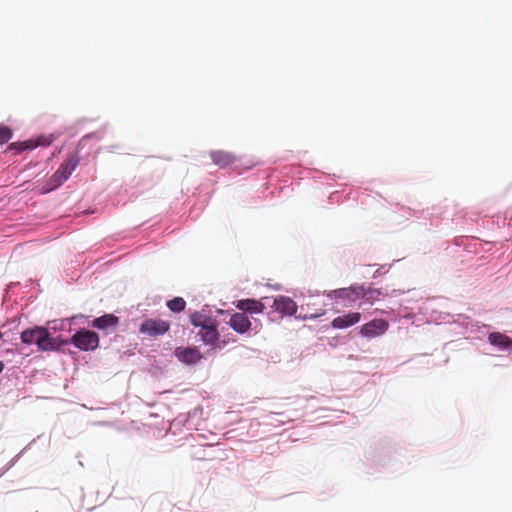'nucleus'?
Returning <instances> with one entry per match:
<instances>
[{"label": "nucleus", "mask_w": 512, "mask_h": 512, "mask_svg": "<svg viewBox=\"0 0 512 512\" xmlns=\"http://www.w3.org/2000/svg\"><path fill=\"white\" fill-rule=\"evenodd\" d=\"M72 343L81 350H94L98 347V335L89 330H80L72 337Z\"/></svg>", "instance_id": "4"}, {"label": "nucleus", "mask_w": 512, "mask_h": 512, "mask_svg": "<svg viewBox=\"0 0 512 512\" xmlns=\"http://www.w3.org/2000/svg\"><path fill=\"white\" fill-rule=\"evenodd\" d=\"M118 321V317L113 314H105L101 317L95 318L92 322V326L99 330H104L110 327H115L118 324Z\"/></svg>", "instance_id": "14"}, {"label": "nucleus", "mask_w": 512, "mask_h": 512, "mask_svg": "<svg viewBox=\"0 0 512 512\" xmlns=\"http://www.w3.org/2000/svg\"><path fill=\"white\" fill-rule=\"evenodd\" d=\"M175 356L182 363L193 365L198 363L202 355L196 347H178L175 349Z\"/></svg>", "instance_id": "7"}, {"label": "nucleus", "mask_w": 512, "mask_h": 512, "mask_svg": "<svg viewBox=\"0 0 512 512\" xmlns=\"http://www.w3.org/2000/svg\"><path fill=\"white\" fill-rule=\"evenodd\" d=\"M3 369H4V364L2 361H0V373L3 371Z\"/></svg>", "instance_id": "21"}, {"label": "nucleus", "mask_w": 512, "mask_h": 512, "mask_svg": "<svg viewBox=\"0 0 512 512\" xmlns=\"http://www.w3.org/2000/svg\"><path fill=\"white\" fill-rule=\"evenodd\" d=\"M210 317H206L205 315L200 314L199 312H195L190 315V322L195 327H203V325H207L208 321H212Z\"/></svg>", "instance_id": "17"}, {"label": "nucleus", "mask_w": 512, "mask_h": 512, "mask_svg": "<svg viewBox=\"0 0 512 512\" xmlns=\"http://www.w3.org/2000/svg\"><path fill=\"white\" fill-rule=\"evenodd\" d=\"M169 329L170 324L167 321L161 319H146L140 324L139 332L151 337H157L164 335Z\"/></svg>", "instance_id": "5"}, {"label": "nucleus", "mask_w": 512, "mask_h": 512, "mask_svg": "<svg viewBox=\"0 0 512 512\" xmlns=\"http://www.w3.org/2000/svg\"><path fill=\"white\" fill-rule=\"evenodd\" d=\"M366 292L367 293L369 292V294H368L369 300H365V301L369 302V303H372L374 300H377L378 297L381 295V292L377 289L369 288V289H366Z\"/></svg>", "instance_id": "20"}, {"label": "nucleus", "mask_w": 512, "mask_h": 512, "mask_svg": "<svg viewBox=\"0 0 512 512\" xmlns=\"http://www.w3.org/2000/svg\"><path fill=\"white\" fill-rule=\"evenodd\" d=\"M489 341L491 344L500 346V347H508L512 345V340L499 332H493L489 335Z\"/></svg>", "instance_id": "15"}, {"label": "nucleus", "mask_w": 512, "mask_h": 512, "mask_svg": "<svg viewBox=\"0 0 512 512\" xmlns=\"http://www.w3.org/2000/svg\"><path fill=\"white\" fill-rule=\"evenodd\" d=\"M360 319L361 314L359 312H350L334 318L331 322V326L335 329H344L357 324Z\"/></svg>", "instance_id": "11"}, {"label": "nucleus", "mask_w": 512, "mask_h": 512, "mask_svg": "<svg viewBox=\"0 0 512 512\" xmlns=\"http://www.w3.org/2000/svg\"><path fill=\"white\" fill-rule=\"evenodd\" d=\"M273 308L283 315L293 316L296 314L298 307L293 299L281 295L275 298Z\"/></svg>", "instance_id": "8"}, {"label": "nucleus", "mask_w": 512, "mask_h": 512, "mask_svg": "<svg viewBox=\"0 0 512 512\" xmlns=\"http://www.w3.org/2000/svg\"><path fill=\"white\" fill-rule=\"evenodd\" d=\"M210 157L213 163L222 169L232 166L237 161V157L233 153L224 150L211 151Z\"/></svg>", "instance_id": "9"}, {"label": "nucleus", "mask_w": 512, "mask_h": 512, "mask_svg": "<svg viewBox=\"0 0 512 512\" xmlns=\"http://www.w3.org/2000/svg\"><path fill=\"white\" fill-rule=\"evenodd\" d=\"M12 138V130L5 125H0V144L7 143Z\"/></svg>", "instance_id": "19"}, {"label": "nucleus", "mask_w": 512, "mask_h": 512, "mask_svg": "<svg viewBox=\"0 0 512 512\" xmlns=\"http://www.w3.org/2000/svg\"><path fill=\"white\" fill-rule=\"evenodd\" d=\"M20 338L24 344H36L40 351H54L58 348L56 339L50 337V333L45 327L35 326L25 329Z\"/></svg>", "instance_id": "2"}, {"label": "nucleus", "mask_w": 512, "mask_h": 512, "mask_svg": "<svg viewBox=\"0 0 512 512\" xmlns=\"http://www.w3.org/2000/svg\"><path fill=\"white\" fill-rule=\"evenodd\" d=\"M236 308L242 311V313L248 312L250 314L262 313L265 309L264 304L255 299H241L236 303Z\"/></svg>", "instance_id": "12"}, {"label": "nucleus", "mask_w": 512, "mask_h": 512, "mask_svg": "<svg viewBox=\"0 0 512 512\" xmlns=\"http://www.w3.org/2000/svg\"><path fill=\"white\" fill-rule=\"evenodd\" d=\"M38 145H40V143H34L32 140L23 141V142H14L8 146V150L24 151L27 149H34Z\"/></svg>", "instance_id": "16"}, {"label": "nucleus", "mask_w": 512, "mask_h": 512, "mask_svg": "<svg viewBox=\"0 0 512 512\" xmlns=\"http://www.w3.org/2000/svg\"><path fill=\"white\" fill-rule=\"evenodd\" d=\"M389 323L384 319H373L361 327L360 333L367 338H373L384 334Z\"/></svg>", "instance_id": "6"}, {"label": "nucleus", "mask_w": 512, "mask_h": 512, "mask_svg": "<svg viewBox=\"0 0 512 512\" xmlns=\"http://www.w3.org/2000/svg\"><path fill=\"white\" fill-rule=\"evenodd\" d=\"M167 307L172 312H181L186 307V302L182 297H175L167 302Z\"/></svg>", "instance_id": "18"}, {"label": "nucleus", "mask_w": 512, "mask_h": 512, "mask_svg": "<svg viewBox=\"0 0 512 512\" xmlns=\"http://www.w3.org/2000/svg\"><path fill=\"white\" fill-rule=\"evenodd\" d=\"M79 157L76 153L69 154L55 173L47 180L41 188V193L46 194L61 186L72 174L79 164Z\"/></svg>", "instance_id": "1"}, {"label": "nucleus", "mask_w": 512, "mask_h": 512, "mask_svg": "<svg viewBox=\"0 0 512 512\" xmlns=\"http://www.w3.org/2000/svg\"><path fill=\"white\" fill-rule=\"evenodd\" d=\"M251 321L246 313H234L229 320V326L237 333H247L251 328Z\"/></svg>", "instance_id": "10"}, {"label": "nucleus", "mask_w": 512, "mask_h": 512, "mask_svg": "<svg viewBox=\"0 0 512 512\" xmlns=\"http://www.w3.org/2000/svg\"><path fill=\"white\" fill-rule=\"evenodd\" d=\"M198 335L205 344H214L219 337L215 321H208L207 325H203L199 330Z\"/></svg>", "instance_id": "13"}, {"label": "nucleus", "mask_w": 512, "mask_h": 512, "mask_svg": "<svg viewBox=\"0 0 512 512\" xmlns=\"http://www.w3.org/2000/svg\"><path fill=\"white\" fill-rule=\"evenodd\" d=\"M369 292L362 285H352L348 288H340L331 291L328 296L339 300L344 306H351L358 299L369 300Z\"/></svg>", "instance_id": "3"}]
</instances>
